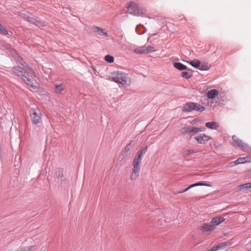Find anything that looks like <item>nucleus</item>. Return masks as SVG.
Segmentation results:
<instances>
[{
    "label": "nucleus",
    "mask_w": 251,
    "mask_h": 251,
    "mask_svg": "<svg viewBox=\"0 0 251 251\" xmlns=\"http://www.w3.org/2000/svg\"><path fill=\"white\" fill-rule=\"evenodd\" d=\"M17 56V62L21 64L23 69L21 67L16 66L13 68V72L18 76H22L24 81L28 86L33 89H36L39 87V84L37 81V78L35 73L31 68L25 62L23 63V60L21 57Z\"/></svg>",
    "instance_id": "f257e3e1"
},
{
    "label": "nucleus",
    "mask_w": 251,
    "mask_h": 251,
    "mask_svg": "<svg viewBox=\"0 0 251 251\" xmlns=\"http://www.w3.org/2000/svg\"><path fill=\"white\" fill-rule=\"evenodd\" d=\"M127 11L130 14L136 16H145L147 12L146 7L140 6L133 1L129 3L127 6Z\"/></svg>",
    "instance_id": "f03ea898"
},
{
    "label": "nucleus",
    "mask_w": 251,
    "mask_h": 251,
    "mask_svg": "<svg viewBox=\"0 0 251 251\" xmlns=\"http://www.w3.org/2000/svg\"><path fill=\"white\" fill-rule=\"evenodd\" d=\"M147 150V147L140 149L137 152V155L135 157L132 162L133 170L140 171L141 163L143 158V155L145 153Z\"/></svg>",
    "instance_id": "7ed1b4c3"
},
{
    "label": "nucleus",
    "mask_w": 251,
    "mask_h": 251,
    "mask_svg": "<svg viewBox=\"0 0 251 251\" xmlns=\"http://www.w3.org/2000/svg\"><path fill=\"white\" fill-rule=\"evenodd\" d=\"M113 81L123 86L128 85L129 81L126 74L122 73H114L112 76Z\"/></svg>",
    "instance_id": "20e7f679"
},
{
    "label": "nucleus",
    "mask_w": 251,
    "mask_h": 251,
    "mask_svg": "<svg viewBox=\"0 0 251 251\" xmlns=\"http://www.w3.org/2000/svg\"><path fill=\"white\" fill-rule=\"evenodd\" d=\"M32 122L35 124H39L41 121L42 113L39 109L36 107L32 108L30 112Z\"/></svg>",
    "instance_id": "39448f33"
},
{
    "label": "nucleus",
    "mask_w": 251,
    "mask_h": 251,
    "mask_svg": "<svg viewBox=\"0 0 251 251\" xmlns=\"http://www.w3.org/2000/svg\"><path fill=\"white\" fill-rule=\"evenodd\" d=\"M183 110L186 112H191L193 110L203 111L205 110L203 106L201 105H197L194 102H188L184 105Z\"/></svg>",
    "instance_id": "423d86ee"
},
{
    "label": "nucleus",
    "mask_w": 251,
    "mask_h": 251,
    "mask_svg": "<svg viewBox=\"0 0 251 251\" xmlns=\"http://www.w3.org/2000/svg\"><path fill=\"white\" fill-rule=\"evenodd\" d=\"M205 130L204 127H196L192 126H185L181 129V132L183 134H195Z\"/></svg>",
    "instance_id": "0eeeda50"
},
{
    "label": "nucleus",
    "mask_w": 251,
    "mask_h": 251,
    "mask_svg": "<svg viewBox=\"0 0 251 251\" xmlns=\"http://www.w3.org/2000/svg\"><path fill=\"white\" fill-rule=\"evenodd\" d=\"M195 139L197 141L199 144H205L208 141L212 139L211 136L206 135L205 134H201L196 136Z\"/></svg>",
    "instance_id": "6e6552de"
},
{
    "label": "nucleus",
    "mask_w": 251,
    "mask_h": 251,
    "mask_svg": "<svg viewBox=\"0 0 251 251\" xmlns=\"http://www.w3.org/2000/svg\"><path fill=\"white\" fill-rule=\"evenodd\" d=\"M200 229L202 232H211L214 230V227L210 223H204L200 226Z\"/></svg>",
    "instance_id": "1a4fd4ad"
},
{
    "label": "nucleus",
    "mask_w": 251,
    "mask_h": 251,
    "mask_svg": "<svg viewBox=\"0 0 251 251\" xmlns=\"http://www.w3.org/2000/svg\"><path fill=\"white\" fill-rule=\"evenodd\" d=\"M225 219L222 217H216L213 218L210 221V223L212 226H213L214 227V229H215L216 226L219 225L221 223L224 222Z\"/></svg>",
    "instance_id": "9d476101"
},
{
    "label": "nucleus",
    "mask_w": 251,
    "mask_h": 251,
    "mask_svg": "<svg viewBox=\"0 0 251 251\" xmlns=\"http://www.w3.org/2000/svg\"><path fill=\"white\" fill-rule=\"evenodd\" d=\"M231 244V242L229 241L222 242L218 244L217 246L214 247V248L216 251H217L218 250H224L227 247L230 246Z\"/></svg>",
    "instance_id": "9b49d317"
},
{
    "label": "nucleus",
    "mask_w": 251,
    "mask_h": 251,
    "mask_svg": "<svg viewBox=\"0 0 251 251\" xmlns=\"http://www.w3.org/2000/svg\"><path fill=\"white\" fill-rule=\"evenodd\" d=\"M140 171L131 170V172L130 175V179L131 180H135L139 176V173Z\"/></svg>",
    "instance_id": "f8f14e48"
},
{
    "label": "nucleus",
    "mask_w": 251,
    "mask_h": 251,
    "mask_svg": "<svg viewBox=\"0 0 251 251\" xmlns=\"http://www.w3.org/2000/svg\"><path fill=\"white\" fill-rule=\"evenodd\" d=\"M190 64L196 68L199 69L200 70H203V66H201V61L197 60L194 59L193 61H191L190 62Z\"/></svg>",
    "instance_id": "ddd939ff"
},
{
    "label": "nucleus",
    "mask_w": 251,
    "mask_h": 251,
    "mask_svg": "<svg viewBox=\"0 0 251 251\" xmlns=\"http://www.w3.org/2000/svg\"><path fill=\"white\" fill-rule=\"evenodd\" d=\"M233 140L232 145L235 147H240L241 144L243 143L241 140H240L236 136L233 135L232 137Z\"/></svg>",
    "instance_id": "4468645a"
},
{
    "label": "nucleus",
    "mask_w": 251,
    "mask_h": 251,
    "mask_svg": "<svg viewBox=\"0 0 251 251\" xmlns=\"http://www.w3.org/2000/svg\"><path fill=\"white\" fill-rule=\"evenodd\" d=\"M219 94V92L216 89H213L208 92L207 97L208 99H212L214 98Z\"/></svg>",
    "instance_id": "2eb2a0df"
},
{
    "label": "nucleus",
    "mask_w": 251,
    "mask_h": 251,
    "mask_svg": "<svg viewBox=\"0 0 251 251\" xmlns=\"http://www.w3.org/2000/svg\"><path fill=\"white\" fill-rule=\"evenodd\" d=\"M205 126L211 129H217L219 127L218 124L214 122H207L205 124Z\"/></svg>",
    "instance_id": "dca6fc26"
},
{
    "label": "nucleus",
    "mask_w": 251,
    "mask_h": 251,
    "mask_svg": "<svg viewBox=\"0 0 251 251\" xmlns=\"http://www.w3.org/2000/svg\"><path fill=\"white\" fill-rule=\"evenodd\" d=\"M243 151L247 153H251V147L243 142L239 147Z\"/></svg>",
    "instance_id": "f3484780"
},
{
    "label": "nucleus",
    "mask_w": 251,
    "mask_h": 251,
    "mask_svg": "<svg viewBox=\"0 0 251 251\" xmlns=\"http://www.w3.org/2000/svg\"><path fill=\"white\" fill-rule=\"evenodd\" d=\"M174 66L178 70L182 71L187 69V67L181 63L175 62L174 63Z\"/></svg>",
    "instance_id": "a211bd4d"
},
{
    "label": "nucleus",
    "mask_w": 251,
    "mask_h": 251,
    "mask_svg": "<svg viewBox=\"0 0 251 251\" xmlns=\"http://www.w3.org/2000/svg\"><path fill=\"white\" fill-rule=\"evenodd\" d=\"M64 90V86L62 84H56L55 86V92L57 94L61 93Z\"/></svg>",
    "instance_id": "6ab92c4d"
},
{
    "label": "nucleus",
    "mask_w": 251,
    "mask_h": 251,
    "mask_svg": "<svg viewBox=\"0 0 251 251\" xmlns=\"http://www.w3.org/2000/svg\"><path fill=\"white\" fill-rule=\"evenodd\" d=\"M193 186H194V187L199 186H204L211 187L212 186V185L211 184V183L210 182H208L206 181H201V182H199L198 183L193 184Z\"/></svg>",
    "instance_id": "aec40b11"
},
{
    "label": "nucleus",
    "mask_w": 251,
    "mask_h": 251,
    "mask_svg": "<svg viewBox=\"0 0 251 251\" xmlns=\"http://www.w3.org/2000/svg\"><path fill=\"white\" fill-rule=\"evenodd\" d=\"M134 52L137 54H145L144 46L136 48L134 50Z\"/></svg>",
    "instance_id": "412c9836"
},
{
    "label": "nucleus",
    "mask_w": 251,
    "mask_h": 251,
    "mask_svg": "<svg viewBox=\"0 0 251 251\" xmlns=\"http://www.w3.org/2000/svg\"><path fill=\"white\" fill-rule=\"evenodd\" d=\"M145 54H147L150 52H154L156 50L155 48L153 46H144Z\"/></svg>",
    "instance_id": "4be33fe9"
},
{
    "label": "nucleus",
    "mask_w": 251,
    "mask_h": 251,
    "mask_svg": "<svg viewBox=\"0 0 251 251\" xmlns=\"http://www.w3.org/2000/svg\"><path fill=\"white\" fill-rule=\"evenodd\" d=\"M240 189L249 190L251 191V183H247L239 185Z\"/></svg>",
    "instance_id": "5701e85b"
},
{
    "label": "nucleus",
    "mask_w": 251,
    "mask_h": 251,
    "mask_svg": "<svg viewBox=\"0 0 251 251\" xmlns=\"http://www.w3.org/2000/svg\"><path fill=\"white\" fill-rule=\"evenodd\" d=\"M246 162V158L245 157H239L236 161H234V163L236 165H238L239 164L244 163Z\"/></svg>",
    "instance_id": "b1692460"
},
{
    "label": "nucleus",
    "mask_w": 251,
    "mask_h": 251,
    "mask_svg": "<svg viewBox=\"0 0 251 251\" xmlns=\"http://www.w3.org/2000/svg\"><path fill=\"white\" fill-rule=\"evenodd\" d=\"M36 18L35 17H34L33 16H32V15L28 16H27V17H26V20L28 22H30V23H32V24H34V22H35V20H36Z\"/></svg>",
    "instance_id": "393cba45"
},
{
    "label": "nucleus",
    "mask_w": 251,
    "mask_h": 251,
    "mask_svg": "<svg viewBox=\"0 0 251 251\" xmlns=\"http://www.w3.org/2000/svg\"><path fill=\"white\" fill-rule=\"evenodd\" d=\"M104 60L108 63H112L114 61V57L110 55H106L104 57Z\"/></svg>",
    "instance_id": "a878e982"
},
{
    "label": "nucleus",
    "mask_w": 251,
    "mask_h": 251,
    "mask_svg": "<svg viewBox=\"0 0 251 251\" xmlns=\"http://www.w3.org/2000/svg\"><path fill=\"white\" fill-rule=\"evenodd\" d=\"M0 33L4 35L8 34V31L0 24Z\"/></svg>",
    "instance_id": "bb28decb"
},
{
    "label": "nucleus",
    "mask_w": 251,
    "mask_h": 251,
    "mask_svg": "<svg viewBox=\"0 0 251 251\" xmlns=\"http://www.w3.org/2000/svg\"><path fill=\"white\" fill-rule=\"evenodd\" d=\"M131 141H130L125 148L124 152L125 153L127 154L130 150L131 147Z\"/></svg>",
    "instance_id": "cd10ccee"
},
{
    "label": "nucleus",
    "mask_w": 251,
    "mask_h": 251,
    "mask_svg": "<svg viewBox=\"0 0 251 251\" xmlns=\"http://www.w3.org/2000/svg\"><path fill=\"white\" fill-rule=\"evenodd\" d=\"M34 24L39 27H43L45 26V24L43 22L38 20L37 19H36L35 22H34Z\"/></svg>",
    "instance_id": "c85d7f7f"
},
{
    "label": "nucleus",
    "mask_w": 251,
    "mask_h": 251,
    "mask_svg": "<svg viewBox=\"0 0 251 251\" xmlns=\"http://www.w3.org/2000/svg\"><path fill=\"white\" fill-rule=\"evenodd\" d=\"M98 34L100 36H102L104 37H108V33L106 32L103 31L102 29L100 28Z\"/></svg>",
    "instance_id": "c756f323"
},
{
    "label": "nucleus",
    "mask_w": 251,
    "mask_h": 251,
    "mask_svg": "<svg viewBox=\"0 0 251 251\" xmlns=\"http://www.w3.org/2000/svg\"><path fill=\"white\" fill-rule=\"evenodd\" d=\"M181 76L183 77L186 78H189L191 77V75H190L189 73L187 72H183L181 73Z\"/></svg>",
    "instance_id": "7c9ffc66"
},
{
    "label": "nucleus",
    "mask_w": 251,
    "mask_h": 251,
    "mask_svg": "<svg viewBox=\"0 0 251 251\" xmlns=\"http://www.w3.org/2000/svg\"><path fill=\"white\" fill-rule=\"evenodd\" d=\"M193 187H194V186H193V184H192V185H190L189 187H187L186 188L182 189V190L179 191L178 192V193H179V194L183 193H184V192L189 190L190 189H191V188H192Z\"/></svg>",
    "instance_id": "2f4dec72"
},
{
    "label": "nucleus",
    "mask_w": 251,
    "mask_h": 251,
    "mask_svg": "<svg viewBox=\"0 0 251 251\" xmlns=\"http://www.w3.org/2000/svg\"><path fill=\"white\" fill-rule=\"evenodd\" d=\"M32 247H25L20 250V251H31Z\"/></svg>",
    "instance_id": "473e14b6"
},
{
    "label": "nucleus",
    "mask_w": 251,
    "mask_h": 251,
    "mask_svg": "<svg viewBox=\"0 0 251 251\" xmlns=\"http://www.w3.org/2000/svg\"><path fill=\"white\" fill-rule=\"evenodd\" d=\"M100 29V28L97 26H94L92 27V30L94 32L98 33Z\"/></svg>",
    "instance_id": "72a5a7b5"
},
{
    "label": "nucleus",
    "mask_w": 251,
    "mask_h": 251,
    "mask_svg": "<svg viewBox=\"0 0 251 251\" xmlns=\"http://www.w3.org/2000/svg\"><path fill=\"white\" fill-rule=\"evenodd\" d=\"M194 152V151L193 150H188L187 151V153H186V155H190L193 153Z\"/></svg>",
    "instance_id": "f704fd0d"
},
{
    "label": "nucleus",
    "mask_w": 251,
    "mask_h": 251,
    "mask_svg": "<svg viewBox=\"0 0 251 251\" xmlns=\"http://www.w3.org/2000/svg\"><path fill=\"white\" fill-rule=\"evenodd\" d=\"M245 158L246 162H251V156H247Z\"/></svg>",
    "instance_id": "c9c22d12"
},
{
    "label": "nucleus",
    "mask_w": 251,
    "mask_h": 251,
    "mask_svg": "<svg viewBox=\"0 0 251 251\" xmlns=\"http://www.w3.org/2000/svg\"><path fill=\"white\" fill-rule=\"evenodd\" d=\"M63 176H63V170H61L60 172L59 173L58 177L62 178V177H63Z\"/></svg>",
    "instance_id": "e433bc0d"
},
{
    "label": "nucleus",
    "mask_w": 251,
    "mask_h": 251,
    "mask_svg": "<svg viewBox=\"0 0 251 251\" xmlns=\"http://www.w3.org/2000/svg\"><path fill=\"white\" fill-rule=\"evenodd\" d=\"M197 119L193 120L191 122L192 124H195L196 123Z\"/></svg>",
    "instance_id": "4c0bfd02"
},
{
    "label": "nucleus",
    "mask_w": 251,
    "mask_h": 251,
    "mask_svg": "<svg viewBox=\"0 0 251 251\" xmlns=\"http://www.w3.org/2000/svg\"><path fill=\"white\" fill-rule=\"evenodd\" d=\"M249 177H251V170L249 172Z\"/></svg>",
    "instance_id": "58836bf2"
}]
</instances>
